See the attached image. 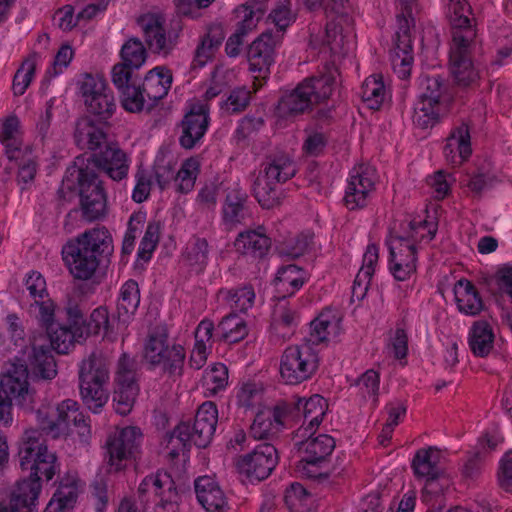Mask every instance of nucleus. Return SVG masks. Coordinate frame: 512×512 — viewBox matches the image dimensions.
Segmentation results:
<instances>
[{"label":"nucleus","mask_w":512,"mask_h":512,"mask_svg":"<svg viewBox=\"0 0 512 512\" xmlns=\"http://www.w3.org/2000/svg\"><path fill=\"white\" fill-rule=\"evenodd\" d=\"M262 166L253 182L252 191L262 207L270 208L276 202L278 184L296 174V165L289 155L278 153L268 157Z\"/></svg>","instance_id":"nucleus-7"},{"label":"nucleus","mask_w":512,"mask_h":512,"mask_svg":"<svg viewBox=\"0 0 512 512\" xmlns=\"http://www.w3.org/2000/svg\"><path fill=\"white\" fill-rule=\"evenodd\" d=\"M492 281L495 285L494 294L499 298H507L512 302V265L505 264L500 266Z\"/></svg>","instance_id":"nucleus-64"},{"label":"nucleus","mask_w":512,"mask_h":512,"mask_svg":"<svg viewBox=\"0 0 512 512\" xmlns=\"http://www.w3.org/2000/svg\"><path fill=\"white\" fill-rule=\"evenodd\" d=\"M95 165L112 180L120 181L127 176L129 165L126 154L116 145H106L93 155Z\"/></svg>","instance_id":"nucleus-31"},{"label":"nucleus","mask_w":512,"mask_h":512,"mask_svg":"<svg viewBox=\"0 0 512 512\" xmlns=\"http://www.w3.org/2000/svg\"><path fill=\"white\" fill-rule=\"evenodd\" d=\"M140 304V289L138 283L133 280H127L120 289L117 309L119 315H133Z\"/></svg>","instance_id":"nucleus-49"},{"label":"nucleus","mask_w":512,"mask_h":512,"mask_svg":"<svg viewBox=\"0 0 512 512\" xmlns=\"http://www.w3.org/2000/svg\"><path fill=\"white\" fill-rule=\"evenodd\" d=\"M234 246L242 254L254 258L264 257L271 247V240L265 230L259 227L257 230H246L238 234Z\"/></svg>","instance_id":"nucleus-33"},{"label":"nucleus","mask_w":512,"mask_h":512,"mask_svg":"<svg viewBox=\"0 0 512 512\" xmlns=\"http://www.w3.org/2000/svg\"><path fill=\"white\" fill-rule=\"evenodd\" d=\"M172 79L171 71L165 67H156L147 73L141 87L147 98L148 110L167 95Z\"/></svg>","instance_id":"nucleus-32"},{"label":"nucleus","mask_w":512,"mask_h":512,"mask_svg":"<svg viewBox=\"0 0 512 512\" xmlns=\"http://www.w3.org/2000/svg\"><path fill=\"white\" fill-rule=\"evenodd\" d=\"M337 76V68L329 64L319 75L304 79L295 89L281 97L277 106L278 115L287 118L302 114L326 101L337 85Z\"/></svg>","instance_id":"nucleus-3"},{"label":"nucleus","mask_w":512,"mask_h":512,"mask_svg":"<svg viewBox=\"0 0 512 512\" xmlns=\"http://www.w3.org/2000/svg\"><path fill=\"white\" fill-rule=\"evenodd\" d=\"M209 245L205 238H193L186 248L185 258L191 267L202 271L208 263Z\"/></svg>","instance_id":"nucleus-55"},{"label":"nucleus","mask_w":512,"mask_h":512,"mask_svg":"<svg viewBox=\"0 0 512 512\" xmlns=\"http://www.w3.org/2000/svg\"><path fill=\"white\" fill-rule=\"evenodd\" d=\"M437 225L433 221L414 219L407 223L404 227L403 236L413 241L416 246L417 243L429 242L436 234Z\"/></svg>","instance_id":"nucleus-51"},{"label":"nucleus","mask_w":512,"mask_h":512,"mask_svg":"<svg viewBox=\"0 0 512 512\" xmlns=\"http://www.w3.org/2000/svg\"><path fill=\"white\" fill-rule=\"evenodd\" d=\"M15 161L19 165L17 183L21 189H26L34 182L38 167L31 148H27V151Z\"/></svg>","instance_id":"nucleus-60"},{"label":"nucleus","mask_w":512,"mask_h":512,"mask_svg":"<svg viewBox=\"0 0 512 512\" xmlns=\"http://www.w3.org/2000/svg\"><path fill=\"white\" fill-rule=\"evenodd\" d=\"M247 202L248 195L238 184L227 189L222 206V221L228 229H234L244 224L245 220L250 217Z\"/></svg>","instance_id":"nucleus-24"},{"label":"nucleus","mask_w":512,"mask_h":512,"mask_svg":"<svg viewBox=\"0 0 512 512\" xmlns=\"http://www.w3.org/2000/svg\"><path fill=\"white\" fill-rule=\"evenodd\" d=\"M273 414L269 409L260 410L250 427V434L254 439L262 440L275 435L279 428L272 420Z\"/></svg>","instance_id":"nucleus-59"},{"label":"nucleus","mask_w":512,"mask_h":512,"mask_svg":"<svg viewBox=\"0 0 512 512\" xmlns=\"http://www.w3.org/2000/svg\"><path fill=\"white\" fill-rule=\"evenodd\" d=\"M454 295L458 310L469 316L478 315L484 303L477 289L468 280H459L454 286Z\"/></svg>","instance_id":"nucleus-39"},{"label":"nucleus","mask_w":512,"mask_h":512,"mask_svg":"<svg viewBox=\"0 0 512 512\" xmlns=\"http://www.w3.org/2000/svg\"><path fill=\"white\" fill-rule=\"evenodd\" d=\"M380 377L373 369L367 370L356 381L355 385L364 399H372L373 403L378 400Z\"/></svg>","instance_id":"nucleus-63"},{"label":"nucleus","mask_w":512,"mask_h":512,"mask_svg":"<svg viewBox=\"0 0 512 512\" xmlns=\"http://www.w3.org/2000/svg\"><path fill=\"white\" fill-rule=\"evenodd\" d=\"M306 281V272L294 265L290 264L278 269L275 286L279 292L285 295H293L298 291Z\"/></svg>","instance_id":"nucleus-43"},{"label":"nucleus","mask_w":512,"mask_h":512,"mask_svg":"<svg viewBox=\"0 0 512 512\" xmlns=\"http://www.w3.org/2000/svg\"><path fill=\"white\" fill-rule=\"evenodd\" d=\"M75 141L81 149L96 151L103 145H107L106 132L103 124H95L89 118H83L77 122Z\"/></svg>","instance_id":"nucleus-36"},{"label":"nucleus","mask_w":512,"mask_h":512,"mask_svg":"<svg viewBox=\"0 0 512 512\" xmlns=\"http://www.w3.org/2000/svg\"><path fill=\"white\" fill-rule=\"evenodd\" d=\"M340 333V319L332 312H322L310 324L309 337L304 343L311 346L336 338Z\"/></svg>","instance_id":"nucleus-35"},{"label":"nucleus","mask_w":512,"mask_h":512,"mask_svg":"<svg viewBox=\"0 0 512 512\" xmlns=\"http://www.w3.org/2000/svg\"><path fill=\"white\" fill-rule=\"evenodd\" d=\"M121 57L126 65L139 69L146 61L147 51L140 39L131 38L122 46Z\"/></svg>","instance_id":"nucleus-58"},{"label":"nucleus","mask_w":512,"mask_h":512,"mask_svg":"<svg viewBox=\"0 0 512 512\" xmlns=\"http://www.w3.org/2000/svg\"><path fill=\"white\" fill-rule=\"evenodd\" d=\"M209 126V108L206 104H190L188 112L181 121L180 145L185 149L194 148L204 137Z\"/></svg>","instance_id":"nucleus-23"},{"label":"nucleus","mask_w":512,"mask_h":512,"mask_svg":"<svg viewBox=\"0 0 512 512\" xmlns=\"http://www.w3.org/2000/svg\"><path fill=\"white\" fill-rule=\"evenodd\" d=\"M37 422L40 429L52 438H59L69 433L71 426L77 428L82 442L90 437V425L87 417L79 409V404L72 399H65L55 408V413L48 416L37 411Z\"/></svg>","instance_id":"nucleus-8"},{"label":"nucleus","mask_w":512,"mask_h":512,"mask_svg":"<svg viewBox=\"0 0 512 512\" xmlns=\"http://www.w3.org/2000/svg\"><path fill=\"white\" fill-rule=\"evenodd\" d=\"M494 340L495 334L488 322L483 320L474 322L469 332L468 343L475 356H488L494 348Z\"/></svg>","instance_id":"nucleus-42"},{"label":"nucleus","mask_w":512,"mask_h":512,"mask_svg":"<svg viewBox=\"0 0 512 512\" xmlns=\"http://www.w3.org/2000/svg\"><path fill=\"white\" fill-rule=\"evenodd\" d=\"M114 252L113 239L104 226L79 234L62 248V258L70 274L79 280L91 279Z\"/></svg>","instance_id":"nucleus-2"},{"label":"nucleus","mask_w":512,"mask_h":512,"mask_svg":"<svg viewBox=\"0 0 512 512\" xmlns=\"http://www.w3.org/2000/svg\"><path fill=\"white\" fill-rule=\"evenodd\" d=\"M392 68L399 78L405 79L410 75L413 63L412 44L409 32L401 26L397 32V43L391 52Z\"/></svg>","instance_id":"nucleus-37"},{"label":"nucleus","mask_w":512,"mask_h":512,"mask_svg":"<svg viewBox=\"0 0 512 512\" xmlns=\"http://www.w3.org/2000/svg\"><path fill=\"white\" fill-rule=\"evenodd\" d=\"M268 19L277 28L275 33L283 35V32L287 27L296 19V13L292 10L291 0H277L268 16Z\"/></svg>","instance_id":"nucleus-52"},{"label":"nucleus","mask_w":512,"mask_h":512,"mask_svg":"<svg viewBox=\"0 0 512 512\" xmlns=\"http://www.w3.org/2000/svg\"><path fill=\"white\" fill-rule=\"evenodd\" d=\"M298 324V314L284 302H279L273 312L271 332L281 340H288L295 332Z\"/></svg>","instance_id":"nucleus-41"},{"label":"nucleus","mask_w":512,"mask_h":512,"mask_svg":"<svg viewBox=\"0 0 512 512\" xmlns=\"http://www.w3.org/2000/svg\"><path fill=\"white\" fill-rule=\"evenodd\" d=\"M138 497L145 506L155 502L158 512H176L179 495L172 477L166 472L146 476L138 487Z\"/></svg>","instance_id":"nucleus-12"},{"label":"nucleus","mask_w":512,"mask_h":512,"mask_svg":"<svg viewBox=\"0 0 512 512\" xmlns=\"http://www.w3.org/2000/svg\"><path fill=\"white\" fill-rule=\"evenodd\" d=\"M46 332L51 347L60 354L68 353L70 348L74 345L75 334L71 327L58 323L50 327Z\"/></svg>","instance_id":"nucleus-56"},{"label":"nucleus","mask_w":512,"mask_h":512,"mask_svg":"<svg viewBox=\"0 0 512 512\" xmlns=\"http://www.w3.org/2000/svg\"><path fill=\"white\" fill-rule=\"evenodd\" d=\"M472 153L470 125L466 121H460L451 129L444 146L446 160L453 165H460Z\"/></svg>","instance_id":"nucleus-27"},{"label":"nucleus","mask_w":512,"mask_h":512,"mask_svg":"<svg viewBox=\"0 0 512 512\" xmlns=\"http://www.w3.org/2000/svg\"><path fill=\"white\" fill-rule=\"evenodd\" d=\"M1 386L7 398L15 399L21 406L30 405L33 395L29 390L27 369L21 368L14 373H8L1 381Z\"/></svg>","instance_id":"nucleus-38"},{"label":"nucleus","mask_w":512,"mask_h":512,"mask_svg":"<svg viewBox=\"0 0 512 512\" xmlns=\"http://www.w3.org/2000/svg\"><path fill=\"white\" fill-rule=\"evenodd\" d=\"M476 30L464 33L456 32L450 47L449 68L455 82L460 86H469L479 78L472 62L471 53L476 46Z\"/></svg>","instance_id":"nucleus-10"},{"label":"nucleus","mask_w":512,"mask_h":512,"mask_svg":"<svg viewBox=\"0 0 512 512\" xmlns=\"http://www.w3.org/2000/svg\"><path fill=\"white\" fill-rule=\"evenodd\" d=\"M199 166V161L195 158H189L182 163L180 170L173 178L177 191L188 193L194 188Z\"/></svg>","instance_id":"nucleus-53"},{"label":"nucleus","mask_w":512,"mask_h":512,"mask_svg":"<svg viewBox=\"0 0 512 512\" xmlns=\"http://www.w3.org/2000/svg\"><path fill=\"white\" fill-rule=\"evenodd\" d=\"M268 9L266 0H249L234 10L236 29L245 33L254 30Z\"/></svg>","instance_id":"nucleus-40"},{"label":"nucleus","mask_w":512,"mask_h":512,"mask_svg":"<svg viewBox=\"0 0 512 512\" xmlns=\"http://www.w3.org/2000/svg\"><path fill=\"white\" fill-rule=\"evenodd\" d=\"M121 104L128 112H140L143 109H148L147 98L142 92V87H137L134 84L125 87L120 91Z\"/></svg>","instance_id":"nucleus-61"},{"label":"nucleus","mask_w":512,"mask_h":512,"mask_svg":"<svg viewBox=\"0 0 512 512\" xmlns=\"http://www.w3.org/2000/svg\"><path fill=\"white\" fill-rule=\"evenodd\" d=\"M139 386L115 387L113 402L115 411L120 415H127L133 408Z\"/></svg>","instance_id":"nucleus-62"},{"label":"nucleus","mask_w":512,"mask_h":512,"mask_svg":"<svg viewBox=\"0 0 512 512\" xmlns=\"http://www.w3.org/2000/svg\"><path fill=\"white\" fill-rule=\"evenodd\" d=\"M219 297L233 310L245 312L251 308L255 300V292L251 286L235 289H221Z\"/></svg>","instance_id":"nucleus-46"},{"label":"nucleus","mask_w":512,"mask_h":512,"mask_svg":"<svg viewBox=\"0 0 512 512\" xmlns=\"http://www.w3.org/2000/svg\"><path fill=\"white\" fill-rule=\"evenodd\" d=\"M37 57L36 53L29 55L21 67L17 70L14 79H13V92L15 95L20 96L23 95L30 85L37 65Z\"/></svg>","instance_id":"nucleus-54"},{"label":"nucleus","mask_w":512,"mask_h":512,"mask_svg":"<svg viewBox=\"0 0 512 512\" xmlns=\"http://www.w3.org/2000/svg\"><path fill=\"white\" fill-rule=\"evenodd\" d=\"M19 463L30 477L17 482L10 496L11 512H33L41 492V476L47 481L56 473V455L50 452L37 429L25 430L19 444Z\"/></svg>","instance_id":"nucleus-1"},{"label":"nucleus","mask_w":512,"mask_h":512,"mask_svg":"<svg viewBox=\"0 0 512 512\" xmlns=\"http://www.w3.org/2000/svg\"><path fill=\"white\" fill-rule=\"evenodd\" d=\"M440 454L433 447L420 449L415 454L412 461V468L417 477H425V491L432 494L442 492L444 488L449 487V480L441 476L438 469Z\"/></svg>","instance_id":"nucleus-22"},{"label":"nucleus","mask_w":512,"mask_h":512,"mask_svg":"<svg viewBox=\"0 0 512 512\" xmlns=\"http://www.w3.org/2000/svg\"><path fill=\"white\" fill-rule=\"evenodd\" d=\"M228 384V369L222 363L207 368L202 377V387L207 397H213L223 391Z\"/></svg>","instance_id":"nucleus-45"},{"label":"nucleus","mask_w":512,"mask_h":512,"mask_svg":"<svg viewBox=\"0 0 512 512\" xmlns=\"http://www.w3.org/2000/svg\"><path fill=\"white\" fill-rule=\"evenodd\" d=\"M80 89L89 113L101 120L112 116L115 110L114 97L103 77L86 74Z\"/></svg>","instance_id":"nucleus-16"},{"label":"nucleus","mask_w":512,"mask_h":512,"mask_svg":"<svg viewBox=\"0 0 512 512\" xmlns=\"http://www.w3.org/2000/svg\"><path fill=\"white\" fill-rule=\"evenodd\" d=\"M378 175L369 164H359L350 171L345 192V204L349 210L367 206L376 189Z\"/></svg>","instance_id":"nucleus-15"},{"label":"nucleus","mask_w":512,"mask_h":512,"mask_svg":"<svg viewBox=\"0 0 512 512\" xmlns=\"http://www.w3.org/2000/svg\"><path fill=\"white\" fill-rule=\"evenodd\" d=\"M276 448L269 443L259 444L254 450L236 461L238 472L250 481L266 479L277 464Z\"/></svg>","instance_id":"nucleus-18"},{"label":"nucleus","mask_w":512,"mask_h":512,"mask_svg":"<svg viewBox=\"0 0 512 512\" xmlns=\"http://www.w3.org/2000/svg\"><path fill=\"white\" fill-rule=\"evenodd\" d=\"M195 493L198 502L206 512H227V497L219 484L209 476L195 480Z\"/></svg>","instance_id":"nucleus-29"},{"label":"nucleus","mask_w":512,"mask_h":512,"mask_svg":"<svg viewBox=\"0 0 512 512\" xmlns=\"http://www.w3.org/2000/svg\"><path fill=\"white\" fill-rule=\"evenodd\" d=\"M20 120L16 115H9L2 123L0 142L4 146L5 154L9 160H17L22 156L28 145H24L19 138Z\"/></svg>","instance_id":"nucleus-34"},{"label":"nucleus","mask_w":512,"mask_h":512,"mask_svg":"<svg viewBox=\"0 0 512 512\" xmlns=\"http://www.w3.org/2000/svg\"><path fill=\"white\" fill-rule=\"evenodd\" d=\"M218 410L215 403L204 402L197 410L191 429V441L199 448L209 445L216 430Z\"/></svg>","instance_id":"nucleus-25"},{"label":"nucleus","mask_w":512,"mask_h":512,"mask_svg":"<svg viewBox=\"0 0 512 512\" xmlns=\"http://www.w3.org/2000/svg\"><path fill=\"white\" fill-rule=\"evenodd\" d=\"M325 13L328 23L324 43L332 53H340L354 32L353 19L349 15V0H326Z\"/></svg>","instance_id":"nucleus-11"},{"label":"nucleus","mask_w":512,"mask_h":512,"mask_svg":"<svg viewBox=\"0 0 512 512\" xmlns=\"http://www.w3.org/2000/svg\"><path fill=\"white\" fill-rule=\"evenodd\" d=\"M191 441V429L188 423L179 424L171 434L165 438V449L170 459L177 458L180 453L187 450Z\"/></svg>","instance_id":"nucleus-50"},{"label":"nucleus","mask_w":512,"mask_h":512,"mask_svg":"<svg viewBox=\"0 0 512 512\" xmlns=\"http://www.w3.org/2000/svg\"><path fill=\"white\" fill-rule=\"evenodd\" d=\"M294 409L298 413H302L303 425L297 430L296 437L301 438L318 427L322 422L327 409L326 400L315 394L309 399L294 397Z\"/></svg>","instance_id":"nucleus-28"},{"label":"nucleus","mask_w":512,"mask_h":512,"mask_svg":"<svg viewBox=\"0 0 512 512\" xmlns=\"http://www.w3.org/2000/svg\"><path fill=\"white\" fill-rule=\"evenodd\" d=\"M449 19L452 26V40L456 32L464 33L467 30H475L469 15L471 7L465 0H451L448 7Z\"/></svg>","instance_id":"nucleus-47"},{"label":"nucleus","mask_w":512,"mask_h":512,"mask_svg":"<svg viewBox=\"0 0 512 512\" xmlns=\"http://www.w3.org/2000/svg\"><path fill=\"white\" fill-rule=\"evenodd\" d=\"M78 379L84 404L94 413L99 412L109 399L108 359L100 352H92L79 364Z\"/></svg>","instance_id":"nucleus-4"},{"label":"nucleus","mask_w":512,"mask_h":512,"mask_svg":"<svg viewBox=\"0 0 512 512\" xmlns=\"http://www.w3.org/2000/svg\"><path fill=\"white\" fill-rule=\"evenodd\" d=\"M298 450L303 454L301 461L297 464V470L308 477L321 475L317 471V465L324 462L335 448L334 439L327 434H320L316 437H309L305 441L296 442Z\"/></svg>","instance_id":"nucleus-20"},{"label":"nucleus","mask_w":512,"mask_h":512,"mask_svg":"<svg viewBox=\"0 0 512 512\" xmlns=\"http://www.w3.org/2000/svg\"><path fill=\"white\" fill-rule=\"evenodd\" d=\"M115 384L118 387L138 386L137 363L127 354H122L117 363Z\"/></svg>","instance_id":"nucleus-57"},{"label":"nucleus","mask_w":512,"mask_h":512,"mask_svg":"<svg viewBox=\"0 0 512 512\" xmlns=\"http://www.w3.org/2000/svg\"><path fill=\"white\" fill-rule=\"evenodd\" d=\"M142 434L134 426L116 430L107 440L109 465L119 471L124 467L123 462L136 457L139 453Z\"/></svg>","instance_id":"nucleus-19"},{"label":"nucleus","mask_w":512,"mask_h":512,"mask_svg":"<svg viewBox=\"0 0 512 512\" xmlns=\"http://www.w3.org/2000/svg\"><path fill=\"white\" fill-rule=\"evenodd\" d=\"M27 365L31 372L38 378L52 380L57 375V365L54 356L47 345V339L41 335L31 343V353L28 356Z\"/></svg>","instance_id":"nucleus-26"},{"label":"nucleus","mask_w":512,"mask_h":512,"mask_svg":"<svg viewBox=\"0 0 512 512\" xmlns=\"http://www.w3.org/2000/svg\"><path fill=\"white\" fill-rule=\"evenodd\" d=\"M136 23L152 53L167 56L177 46L179 35L167 29L166 18L161 12L143 13L137 18Z\"/></svg>","instance_id":"nucleus-13"},{"label":"nucleus","mask_w":512,"mask_h":512,"mask_svg":"<svg viewBox=\"0 0 512 512\" xmlns=\"http://www.w3.org/2000/svg\"><path fill=\"white\" fill-rule=\"evenodd\" d=\"M77 179L83 218L89 222L101 219L107 212V199L102 181L88 168H80Z\"/></svg>","instance_id":"nucleus-14"},{"label":"nucleus","mask_w":512,"mask_h":512,"mask_svg":"<svg viewBox=\"0 0 512 512\" xmlns=\"http://www.w3.org/2000/svg\"><path fill=\"white\" fill-rule=\"evenodd\" d=\"M421 93L414 107L413 123L426 129L433 127L448 112L447 85L440 75H422Z\"/></svg>","instance_id":"nucleus-6"},{"label":"nucleus","mask_w":512,"mask_h":512,"mask_svg":"<svg viewBox=\"0 0 512 512\" xmlns=\"http://www.w3.org/2000/svg\"><path fill=\"white\" fill-rule=\"evenodd\" d=\"M362 100L370 109L377 110L388 97V90L381 75H371L361 87Z\"/></svg>","instance_id":"nucleus-44"},{"label":"nucleus","mask_w":512,"mask_h":512,"mask_svg":"<svg viewBox=\"0 0 512 512\" xmlns=\"http://www.w3.org/2000/svg\"><path fill=\"white\" fill-rule=\"evenodd\" d=\"M225 38L222 24L212 23L207 26L206 32L200 37L194 51L191 63L193 69L204 67L214 57Z\"/></svg>","instance_id":"nucleus-30"},{"label":"nucleus","mask_w":512,"mask_h":512,"mask_svg":"<svg viewBox=\"0 0 512 512\" xmlns=\"http://www.w3.org/2000/svg\"><path fill=\"white\" fill-rule=\"evenodd\" d=\"M318 366V353L309 343L291 345L281 356L280 376L286 384H300L310 379Z\"/></svg>","instance_id":"nucleus-9"},{"label":"nucleus","mask_w":512,"mask_h":512,"mask_svg":"<svg viewBox=\"0 0 512 512\" xmlns=\"http://www.w3.org/2000/svg\"><path fill=\"white\" fill-rule=\"evenodd\" d=\"M388 246L391 273L398 281L407 280L416 271V246L403 235L391 236Z\"/></svg>","instance_id":"nucleus-21"},{"label":"nucleus","mask_w":512,"mask_h":512,"mask_svg":"<svg viewBox=\"0 0 512 512\" xmlns=\"http://www.w3.org/2000/svg\"><path fill=\"white\" fill-rule=\"evenodd\" d=\"M143 359L152 368H159L164 375L176 380L183 375L186 351L181 344L169 342L166 329L157 327L144 341Z\"/></svg>","instance_id":"nucleus-5"},{"label":"nucleus","mask_w":512,"mask_h":512,"mask_svg":"<svg viewBox=\"0 0 512 512\" xmlns=\"http://www.w3.org/2000/svg\"><path fill=\"white\" fill-rule=\"evenodd\" d=\"M282 34L272 31L263 32L255 39L248 50L250 70L258 73L255 76V91L262 85L270 72V66L274 62V49L281 42Z\"/></svg>","instance_id":"nucleus-17"},{"label":"nucleus","mask_w":512,"mask_h":512,"mask_svg":"<svg viewBox=\"0 0 512 512\" xmlns=\"http://www.w3.org/2000/svg\"><path fill=\"white\" fill-rule=\"evenodd\" d=\"M221 339L228 343H236L244 339L248 334L245 320L236 314L225 316L218 324Z\"/></svg>","instance_id":"nucleus-48"}]
</instances>
